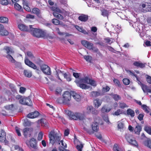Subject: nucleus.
<instances>
[{
	"label": "nucleus",
	"mask_w": 151,
	"mask_h": 151,
	"mask_svg": "<svg viewBox=\"0 0 151 151\" xmlns=\"http://www.w3.org/2000/svg\"><path fill=\"white\" fill-rule=\"evenodd\" d=\"M101 15L104 17H107L109 13V11L105 9H103L101 10Z\"/></svg>",
	"instance_id": "nucleus-41"
},
{
	"label": "nucleus",
	"mask_w": 151,
	"mask_h": 151,
	"mask_svg": "<svg viewBox=\"0 0 151 151\" xmlns=\"http://www.w3.org/2000/svg\"><path fill=\"white\" fill-rule=\"evenodd\" d=\"M6 57L11 62L15 63V60L10 55L8 54L6 56Z\"/></svg>",
	"instance_id": "nucleus-46"
},
{
	"label": "nucleus",
	"mask_w": 151,
	"mask_h": 151,
	"mask_svg": "<svg viewBox=\"0 0 151 151\" xmlns=\"http://www.w3.org/2000/svg\"><path fill=\"white\" fill-rule=\"evenodd\" d=\"M84 58L88 62H90L92 59V58L91 56L89 55H84L83 56Z\"/></svg>",
	"instance_id": "nucleus-47"
},
{
	"label": "nucleus",
	"mask_w": 151,
	"mask_h": 151,
	"mask_svg": "<svg viewBox=\"0 0 151 151\" xmlns=\"http://www.w3.org/2000/svg\"><path fill=\"white\" fill-rule=\"evenodd\" d=\"M88 84L93 86H96V81L94 80L91 79H90Z\"/></svg>",
	"instance_id": "nucleus-45"
},
{
	"label": "nucleus",
	"mask_w": 151,
	"mask_h": 151,
	"mask_svg": "<svg viewBox=\"0 0 151 151\" xmlns=\"http://www.w3.org/2000/svg\"><path fill=\"white\" fill-rule=\"evenodd\" d=\"M52 22L55 24L58 25L60 24V21L56 19H52Z\"/></svg>",
	"instance_id": "nucleus-53"
},
{
	"label": "nucleus",
	"mask_w": 151,
	"mask_h": 151,
	"mask_svg": "<svg viewBox=\"0 0 151 151\" xmlns=\"http://www.w3.org/2000/svg\"><path fill=\"white\" fill-rule=\"evenodd\" d=\"M42 37L44 38H49L50 39L53 38V37L50 34L44 31L42 35Z\"/></svg>",
	"instance_id": "nucleus-28"
},
{
	"label": "nucleus",
	"mask_w": 151,
	"mask_h": 151,
	"mask_svg": "<svg viewBox=\"0 0 151 151\" xmlns=\"http://www.w3.org/2000/svg\"><path fill=\"white\" fill-rule=\"evenodd\" d=\"M91 126L93 131L94 132H97L98 131L99 128V127L98 123L97 122H93L92 123Z\"/></svg>",
	"instance_id": "nucleus-15"
},
{
	"label": "nucleus",
	"mask_w": 151,
	"mask_h": 151,
	"mask_svg": "<svg viewBox=\"0 0 151 151\" xmlns=\"http://www.w3.org/2000/svg\"><path fill=\"white\" fill-rule=\"evenodd\" d=\"M25 143L28 147L30 146L35 149H37L36 141L35 139L32 138L29 141L27 140Z\"/></svg>",
	"instance_id": "nucleus-7"
},
{
	"label": "nucleus",
	"mask_w": 151,
	"mask_h": 151,
	"mask_svg": "<svg viewBox=\"0 0 151 151\" xmlns=\"http://www.w3.org/2000/svg\"><path fill=\"white\" fill-rule=\"evenodd\" d=\"M113 96V98L116 101L119 100L121 99L120 96L117 94H114Z\"/></svg>",
	"instance_id": "nucleus-63"
},
{
	"label": "nucleus",
	"mask_w": 151,
	"mask_h": 151,
	"mask_svg": "<svg viewBox=\"0 0 151 151\" xmlns=\"http://www.w3.org/2000/svg\"><path fill=\"white\" fill-rule=\"evenodd\" d=\"M63 100H61V98H59L57 99V102L60 103H63L65 104H69L71 99V94L68 91H65L63 94Z\"/></svg>",
	"instance_id": "nucleus-3"
},
{
	"label": "nucleus",
	"mask_w": 151,
	"mask_h": 151,
	"mask_svg": "<svg viewBox=\"0 0 151 151\" xmlns=\"http://www.w3.org/2000/svg\"><path fill=\"white\" fill-rule=\"evenodd\" d=\"M64 78H65L67 81H70L71 80V75L69 74H67L66 73H63Z\"/></svg>",
	"instance_id": "nucleus-35"
},
{
	"label": "nucleus",
	"mask_w": 151,
	"mask_h": 151,
	"mask_svg": "<svg viewBox=\"0 0 151 151\" xmlns=\"http://www.w3.org/2000/svg\"><path fill=\"white\" fill-rule=\"evenodd\" d=\"M51 9L54 12L57 13L62 14V11L58 8L55 6H52L51 7Z\"/></svg>",
	"instance_id": "nucleus-31"
},
{
	"label": "nucleus",
	"mask_w": 151,
	"mask_h": 151,
	"mask_svg": "<svg viewBox=\"0 0 151 151\" xmlns=\"http://www.w3.org/2000/svg\"><path fill=\"white\" fill-rule=\"evenodd\" d=\"M145 76L147 82L149 84H151V77L147 75H146Z\"/></svg>",
	"instance_id": "nucleus-50"
},
{
	"label": "nucleus",
	"mask_w": 151,
	"mask_h": 151,
	"mask_svg": "<svg viewBox=\"0 0 151 151\" xmlns=\"http://www.w3.org/2000/svg\"><path fill=\"white\" fill-rule=\"evenodd\" d=\"M93 106H88L84 112V114H89L91 113V110H92Z\"/></svg>",
	"instance_id": "nucleus-29"
},
{
	"label": "nucleus",
	"mask_w": 151,
	"mask_h": 151,
	"mask_svg": "<svg viewBox=\"0 0 151 151\" xmlns=\"http://www.w3.org/2000/svg\"><path fill=\"white\" fill-rule=\"evenodd\" d=\"M83 147V145L82 144L80 145H78L76 146V148L78 151H82V150Z\"/></svg>",
	"instance_id": "nucleus-60"
},
{
	"label": "nucleus",
	"mask_w": 151,
	"mask_h": 151,
	"mask_svg": "<svg viewBox=\"0 0 151 151\" xmlns=\"http://www.w3.org/2000/svg\"><path fill=\"white\" fill-rule=\"evenodd\" d=\"M66 113L69 116L70 119L71 120L74 119L75 120H77V113H74L69 110L66 111Z\"/></svg>",
	"instance_id": "nucleus-11"
},
{
	"label": "nucleus",
	"mask_w": 151,
	"mask_h": 151,
	"mask_svg": "<svg viewBox=\"0 0 151 151\" xmlns=\"http://www.w3.org/2000/svg\"><path fill=\"white\" fill-rule=\"evenodd\" d=\"M144 129L147 133L150 134H151V127L148 126H145Z\"/></svg>",
	"instance_id": "nucleus-42"
},
{
	"label": "nucleus",
	"mask_w": 151,
	"mask_h": 151,
	"mask_svg": "<svg viewBox=\"0 0 151 151\" xmlns=\"http://www.w3.org/2000/svg\"><path fill=\"white\" fill-rule=\"evenodd\" d=\"M94 106L96 108H98L101 104L102 101L99 99H96L93 101Z\"/></svg>",
	"instance_id": "nucleus-16"
},
{
	"label": "nucleus",
	"mask_w": 151,
	"mask_h": 151,
	"mask_svg": "<svg viewBox=\"0 0 151 151\" xmlns=\"http://www.w3.org/2000/svg\"><path fill=\"white\" fill-rule=\"evenodd\" d=\"M71 95H72L73 98L76 101H79L81 100V96L77 93L73 92Z\"/></svg>",
	"instance_id": "nucleus-19"
},
{
	"label": "nucleus",
	"mask_w": 151,
	"mask_h": 151,
	"mask_svg": "<svg viewBox=\"0 0 151 151\" xmlns=\"http://www.w3.org/2000/svg\"><path fill=\"white\" fill-rule=\"evenodd\" d=\"M133 65H134L137 66V67H139L141 68H143L145 66V64L142 63H139L137 62H134L133 63Z\"/></svg>",
	"instance_id": "nucleus-36"
},
{
	"label": "nucleus",
	"mask_w": 151,
	"mask_h": 151,
	"mask_svg": "<svg viewBox=\"0 0 151 151\" xmlns=\"http://www.w3.org/2000/svg\"><path fill=\"white\" fill-rule=\"evenodd\" d=\"M140 7L142 6L143 8L146 7L145 10L143 9V10H142L143 12H151V4L146 2L145 4H143L140 5Z\"/></svg>",
	"instance_id": "nucleus-8"
},
{
	"label": "nucleus",
	"mask_w": 151,
	"mask_h": 151,
	"mask_svg": "<svg viewBox=\"0 0 151 151\" xmlns=\"http://www.w3.org/2000/svg\"><path fill=\"white\" fill-rule=\"evenodd\" d=\"M60 73H62L63 74V73H64L63 71H62L61 70H57V71L56 72V75L57 76V77L58 78V79L60 80H61L59 76V74Z\"/></svg>",
	"instance_id": "nucleus-57"
},
{
	"label": "nucleus",
	"mask_w": 151,
	"mask_h": 151,
	"mask_svg": "<svg viewBox=\"0 0 151 151\" xmlns=\"http://www.w3.org/2000/svg\"><path fill=\"white\" fill-rule=\"evenodd\" d=\"M32 12L33 13L38 15L40 13V11L38 8H35L33 9Z\"/></svg>",
	"instance_id": "nucleus-48"
},
{
	"label": "nucleus",
	"mask_w": 151,
	"mask_h": 151,
	"mask_svg": "<svg viewBox=\"0 0 151 151\" xmlns=\"http://www.w3.org/2000/svg\"><path fill=\"white\" fill-rule=\"evenodd\" d=\"M9 86L12 92H16L17 91V90L16 89L14 85L12 84H10Z\"/></svg>",
	"instance_id": "nucleus-51"
},
{
	"label": "nucleus",
	"mask_w": 151,
	"mask_h": 151,
	"mask_svg": "<svg viewBox=\"0 0 151 151\" xmlns=\"http://www.w3.org/2000/svg\"><path fill=\"white\" fill-rule=\"evenodd\" d=\"M77 119L80 120H83L85 119L84 114L80 113H77Z\"/></svg>",
	"instance_id": "nucleus-37"
},
{
	"label": "nucleus",
	"mask_w": 151,
	"mask_h": 151,
	"mask_svg": "<svg viewBox=\"0 0 151 151\" xmlns=\"http://www.w3.org/2000/svg\"><path fill=\"white\" fill-rule=\"evenodd\" d=\"M29 100V99H25V98H22L19 100V101L20 104L23 105H29V104H31V102H30V103L27 104V103L26 102V101Z\"/></svg>",
	"instance_id": "nucleus-24"
},
{
	"label": "nucleus",
	"mask_w": 151,
	"mask_h": 151,
	"mask_svg": "<svg viewBox=\"0 0 151 151\" xmlns=\"http://www.w3.org/2000/svg\"><path fill=\"white\" fill-rule=\"evenodd\" d=\"M127 113L128 115L133 117L134 116V112L133 110L131 109H128L127 111Z\"/></svg>",
	"instance_id": "nucleus-32"
},
{
	"label": "nucleus",
	"mask_w": 151,
	"mask_h": 151,
	"mask_svg": "<svg viewBox=\"0 0 151 151\" xmlns=\"http://www.w3.org/2000/svg\"><path fill=\"white\" fill-rule=\"evenodd\" d=\"M105 40L106 43L110 44L113 42V41L112 38H107L105 39Z\"/></svg>",
	"instance_id": "nucleus-59"
},
{
	"label": "nucleus",
	"mask_w": 151,
	"mask_h": 151,
	"mask_svg": "<svg viewBox=\"0 0 151 151\" xmlns=\"http://www.w3.org/2000/svg\"><path fill=\"white\" fill-rule=\"evenodd\" d=\"M33 26L32 25H29L30 32L34 36L40 37H42L44 31L37 29L33 27Z\"/></svg>",
	"instance_id": "nucleus-4"
},
{
	"label": "nucleus",
	"mask_w": 151,
	"mask_h": 151,
	"mask_svg": "<svg viewBox=\"0 0 151 151\" xmlns=\"http://www.w3.org/2000/svg\"><path fill=\"white\" fill-rule=\"evenodd\" d=\"M62 90L60 87H57L55 89V92L56 94H61Z\"/></svg>",
	"instance_id": "nucleus-49"
},
{
	"label": "nucleus",
	"mask_w": 151,
	"mask_h": 151,
	"mask_svg": "<svg viewBox=\"0 0 151 151\" xmlns=\"http://www.w3.org/2000/svg\"><path fill=\"white\" fill-rule=\"evenodd\" d=\"M143 144L145 146L151 149V140H145L143 142Z\"/></svg>",
	"instance_id": "nucleus-25"
},
{
	"label": "nucleus",
	"mask_w": 151,
	"mask_h": 151,
	"mask_svg": "<svg viewBox=\"0 0 151 151\" xmlns=\"http://www.w3.org/2000/svg\"><path fill=\"white\" fill-rule=\"evenodd\" d=\"M103 118L104 120L108 124H109L110 123V122L109 120L108 116L107 115H105L104 116Z\"/></svg>",
	"instance_id": "nucleus-54"
},
{
	"label": "nucleus",
	"mask_w": 151,
	"mask_h": 151,
	"mask_svg": "<svg viewBox=\"0 0 151 151\" xmlns=\"http://www.w3.org/2000/svg\"><path fill=\"white\" fill-rule=\"evenodd\" d=\"M50 139V143L53 145L55 143H57L60 145L59 141L61 140V134L54 131H52L49 134Z\"/></svg>",
	"instance_id": "nucleus-1"
},
{
	"label": "nucleus",
	"mask_w": 151,
	"mask_h": 151,
	"mask_svg": "<svg viewBox=\"0 0 151 151\" xmlns=\"http://www.w3.org/2000/svg\"><path fill=\"white\" fill-rule=\"evenodd\" d=\"M24 75L27 77L30 78L32 75V72L27 70H24Z\"/></svg>",
	"instance_id": "nucleus-33"
},
{
	"label": "nucleus",
	"mask_w": 151,
	"mask_h": 151,
	"mask_svg": "<svg viewBox=\"0 0 151 151\" xmlns=\"http://www.w3.org/2000/svg\"><path fill=\"white\" fill-rule=\"evenodd\" d=\"M123 81L124 83L127 85H129L130 82L129 80L127 78L124 79Z\"/></svg>",
	"instance_id": "nucleus-55"
},
{
	"label": "nucleus",
	"mask_w": 151,
	"mask_h": 151,
	"mask_svg": "<svg viewBox=\"0 0 151 151\" xmlns=\"http://www.w3.org/2000/svg\"><path fill=\"white\" fill-rule=\"evenodd\" d=\"M37 123L38 124L40 123L42 126L46 127L47 125V121L44 118H42L40 120H39Z\"/></svg>",
	"instance_id": "nucleus-23"
},
{
	"label": "nucleus",
	"mask_w": 151,
	"mask_h": 151,
	"mask_svg": "<svg viewBox=\"0 0 151 151\" xmlns=\"http://www.w3.org/2000/svg\"><path fill=\"white\" fill-rule=\"evenodd\" d=\"M23 132L24 136L27 137L28 136L29 137L31 136L32 130L28 128H26L23 129Z\"/></svg>",
	"instance_id": "nucleus-14"
},
{
	"label": "nucleus",
	"mask_w": 151,
	"mask_h": 151,
	"mask_svg": "<svg viewBox=\"0 0 151 151\" xmlns=\"http://www.w3.org/2000/svg\"><path fill=\"white\" fill-rule=\"evenodd\" d=\"M14 65L16 66V68H21V65L20 63L19 62H16L15 61V63H14Z\"/></svg>",
	"instance_id": "nucleus-61"
},
{
	"label": "nucleus",
	"mask_w": 151,
	"mask_h": 151,
	"mask_svg": "<svg viewBox=\"0 0 151 151\" xmlns=\"http://www.w3.org/2000/svg\"><path fill=\"white\" fill-rule=\"evenodd\" d=\"M122 113V112L120 109H118L116 111H115L112 114L114 116H118L120 114Z\"/></svg>",
	"instance_id": "nucleus-52"
},
{
	"label": "nucleus",
	"mask_w": 151,
	"mask_h": 151,
	"mask_svg": "<svg viewBox=\"0 0 151 151\" xmlns=\"http://www.w3.org/2000/svg\"><path fill=\"white\" fill-rule=\"evenodd\" d=\"M4 50L5 51L8 55L12 54L14 53V50L13 49L9 47H5L4 48Z\"/></svg>",
	"instance_id": "nucleus-20"
},
{
	"label": "nucleus",
	"mask_w": 151,
	"mask_h": 151,
	"mask_svg": "<svg viewBox=\"0 0 151 151\" xmlns=\"http://www.w3.org/2000/svg\"><path fill=\"white\" fill-rule=\"evenodd\" d=\"M141 88L144 93H146V95H148V93H151V88L149 89L147 85L144 84H142Z\"/></svg>",
	"instance_id": "nucleus-12"
},
{
	"label": "nucleus",
	"mask_w": 151,
	"mask_h": 151,
	"mask_svg": "<svg viewBox=\"0 0 151 151\" xmlns=\"http://www.w3.org/2000/svg\"><path fill=\"white\" fill-rule=\"evenodd\" d=\"M119 107L122 109H124L126 107H128V106L127 104L123 102H119L118 103Z\"/></svg>",
	"instance_id": "nucleus-39"
},
{
	"label": "nucleus",
	"mask_w": 151,
	"mask_h": 151,
	"mask_svg": "<svg viewBox=\"0 0 151 151\" xmlns=\"http://www.w3.org/2000/svg\"><path fill=\"white\" fill-rule=\"evenodd\" d=\"M14 7L16 9L20 11H21L23 10L22 6L17 3L14 4Z\"/></svg>",
	"instance_id": "nucleus-40"
},
{
	"label": "nucleus",
	"mask_w": 151,
	"mask_h": 151,
	"mask_svg": "<svg viewBox=\"0 0 151 151\" xmlns=\"http://www.w3.org/2000/svg\"><path fill=\"white\" fill-rule=\"evenodd\" d=\"M8 22V19L5 17H0V22L1 23H7Z\"/></svg>",
	"instance_id": "nucleus-34"
},
{
	"label": "nucleus",
	"mask_w": 151,
	"mask_h": 151,
	"mask_svg": "<svg viewBox=\"0 0 151 151\" xmlns=\"http://www.w3.org/2000/svg\"><path fill=\"white\" fill-rule=\"evenodd\" d=\"M141 129L142 127L141 126L139 125H137L134 129L135 133L139 135Z\"/></svg>",
	"instance_id": "nucleus-26"
},
{
	"label": "nucleus",
	"mask_w": 151,
	"mask_h": 151,
	"mask_svg": "<svg viewBox=\"0 0 151 151\" xmlns=\"http://www.w3.org/2000/svg\"><path fill=\"white\" fill-rule=\"evenodd\" d=\"M53 14L55 18L57 19L60 20H62L63 19V16L59 13L53 12Z\"/></svg>",
	"instance_id": "nucleus-30"
},
{
	"label": "nucleus",
	"mask_w": 151,
	"mask_h": 151,
	"mask_svg": "<svg viewBox=\"0 0 151 151\" xmlns=\"http://www.w3.org/2000/svg\"><path fill=\"white\" fill-rule=\"evenodd\" d=\"M18 27L20 30L22 31L29 32V27H28L23 24H19L18 25Z\"/></svg>",
	"instance_id": "nucleus-13"
},
{
	"label": "nucleus",
	"mask_w": 151,
	"mask_h": 151,
	"mask_svg": "<svg viewBox=\"0 0 151 151\" xmlns=\"http://www.w3.org/2000/svg\"><path fill=\"white\" fill-rule=\"evenodd\" d=\"M6 133L4 130L1 129L0 131V142L3 141L6 138Z\"/></svg>",
	"instance_id": "nucleus-18"
},
{
	"label": "nucleus",
	"mask_w": 151,
	"mask_h": 151,
	"mask_svg": "<svg viewBox=\"0 0 151 151\" xmlns=\"http://www.w3.org/2000/svg\"><path fill=\"white\" fill-rule=\"evenodd\" d=\"M0 2L2 5H6L8 4V0H1Z\"/></svg>",
	"instance_id": "nucleus-62"
},
{
	"label": "nucleus",
	"mask_w": 151,
	"mask_h": 151,
	"mask_svg": "<svg viewBox=\"0 0 151 151\" xmlns=\"http://www.w3.org/2000/svg\"><path fill=\"white\" fill-rule=\"evenodd\" d=\"M24 62L25 64L29 67L32 68L34 69H37V66L32 62L30 61L27 57H25V58Z\"/></svg>",
	"instance_id": "nucleus-9"
},
{
	"label": "nucleus",
	"mask_w": 151,
	"mask_h": 151,
	"mask_svg": "<svg viewBox=\"0 0 151 151\" xmlns=\"http://www.w3.org/2000/svg\"><path fill=\"white\" fill-rule=\"evenodd\" d=\"M90 95L93 97H96L100 95V93L98 91H93L91 92Z\"/></svg>",
	"instance_id": "nucleus-38"
},
{
	"label": "nucleus",
	"mask_w": 151,
	"mask_h": 151,
	"mask_svg": "<svg viewBox=\"0 0 151 151\" xmlns=\"http://www.w3.org/2000/svg\"><path fill=\"white\" fill-rule=\"evenodd\" d=\"M124 124L121 122H119L118 124V127L120 129H122L123 128Z\"/></svg>",
	"instance_id": "nucleus-58"
},
{
	"label": "nucleus",
	"mask_w": 151,
	"mask_h": 151,
	"mask_svg": "<svg viewBox=\"0 0 151 151\" xmlns=\"http://www.w3.org/2000/svg\"><path fill=\"white\" fill-rule=\"evenodd\" d=\"M8 32L4 29L0 31V35L2 36H6L8 35Z\"/></svg>",
	"instance_id": "nucleus-44"
},
{
	"label": "nucleus",
	"mask_w": 151,
	"mask_h": 151,
	"mask_svg": "<svg viewBox=\"0 0 151 151\" xmlns=\"http://www.w3.org/2000/svg\"><path fill=\"white\" fill-rule=\"evenodd\" d=\"M143 109L147 113H149L148 107H147L146 105H143L142 106Z\"/></svg>",
	"instance_id": "nucleus-56"
},
{
	"label": "nucleus",
	"mask_w": 151,
	"mask_h": 151,
	"mask_svg": "<svg viewBox=\"0 0 151 151\" xmlns=\"http://www.w3.org/2000/svg\"><path fill=\"white\" fill-rule=\"evenodd\" d=\"M40 68L41 70L45 74L50 75L51 74V71L50 67L47 65L43 64L41 65L40 66Z\"/></svg>",
	"instance_id": "nucleus-5"
},
{
	"label": "nucleus",
	"mask_w": 151,
	"mask_h": 151,
	"mask_svg": "<svg viewBox=\"0 0 151 151\" xmlns=\"http://www.w3.org/2000/svg\"><path fill=\"white\" fill-rule=\"evenodd\" d=\"M27 55L32 60H34L35 57L32 53L28 51L27 52Z\"/></svg>",
	"instance_id": "nucleus-43"
},
{
	"label": "nucleus",
	"mask_w": 151,
	"mask_h": 151,
	"mask_svg": "<svg viewBox=\"0 0 151 151\" xmlns=\"http://www.w3.org/2000/svg\"><path fill=\"white\" fill-rule=\"evenodd\" d=\"M126 71L129 74V75L131 76H134L136 78L137 80L138 81V83H139V84L140 85V86H141V84H143L141 82L139 81L138 78L137 77V75L136 74H135L134 73H132L130 70H127Z\"/></svg>",
	"instance_id": "nucleus-27"
},
{
	"label": "nucleus",
	"mask_w": 151,
	"mask_h": 151,
	"mask_svg": "<svg viewBox=\"0 0 151 151\" xmlns=\"http://www.w3.org/2000/svg\"><path fill=\"white\" fill-rule=\"evenodd\" d=\"M111 108L108 107L106 105H104L101 109V111L103 113H108L111 110Z\"/></svg>",
	"instance_id": "nucleus-22"
},
{
	"label": "nucleus",
	"mask_w": 151,
	"mask_h": 151,
	"mask_svg": "<svg viewBox=\"0 0 151 151\" xmlns=\"http://www.w3.org/2000/svg\"><path fill=\"white\" fill-rule=\"evenodd\" d=\"M125 138L129 144L136 147L138 146V144L135 140L133 139V137L132 135L127 134L126 135Z\"/></svg>",
	"instance_id": "nucleus-6"
},
{
	"label": "nucleus",
	"mask_w": 151,
	"mask_h": 151,
	"mask_svg": "<svg viewBox=\"0 0 151 151\" xmlns=\"http://www.w3.org/2000/svg\"><path fill=\"white\" fill-rule=\"evenodd\" d=\"M39 113L37 111H35L27 115V117L29 118L33 119L37 117L39 115Z\"/></svg>",
	"instance_id": "nucleus-17"
},
{
	"label": "nucleus",
	"mask_w": 151,
	"mask_h": 151,
	"mask_svg": "<svg viewBox=\"0 0 151 151\" xmlns=\"http://www.w3.org/2000/svg\"><path fill=\"white\" fill-rule=\"evenodd\" d=\"M78 19L81 21L85 22L88 20V16L87 15L82 14L78 17Z\"/></svg>",
	"instance_id": "nucleus-21"
},
{
	"label": "nucleus",
	"mask_w": 151,
	"mask_h": 151,
	"mask_svg": "<svg viewBox=\"0 0 151 151\" xmlns=\"http://www.w3.org/2000/svg\"><path fill=\"white\" fill-rule=\"evenodd\" d=\"M81 42L82 45L87 49L89 50L93 49V44L92 43L84 40L81 41Z\"/></svg>",
	"instance_id": "nucleus-10"
},
{
	"label": "nucleus",
	"mask_w": 151,
	"mask_h": 151,
	"mask_svg": "<svg viewBox=\"0 0 151 151\" xmlns=\"http://www.w3.org/2000/svg\"><path fill=\"white\" fill-rule=\"evenodd\" d=\"M91 113L94 115H96L98 114V111L97 110H96L93 107L92 110H91Z\"/></svg>",
	"instance_id": "nucleus-64"
},
{
	"label": "nucleus",
	"mask_w": 151,
	"mask_h": 151,
	"mask_svg": "<svg viewBox=\"0 0 151 151\" xmlns=\"http://www.w3.org/2000/svg\"><path fill=\"white\" fill-rule=\"evenodd\" d=\"M89 78L88 77H86L78 81H75L77 86L83 89H88L90 87L89 85H87L85 83L88 84L90 80Z\"/></svg>",
	"instance_id": "nucleus-2"
}]
</instances>
